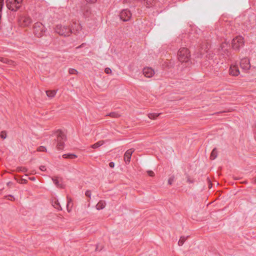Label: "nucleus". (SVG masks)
<instances>
[{
    "mask_svg": "<svg viewBox=\"0 0 256 256\" xmlns=\"http://www.w3.org/2000/svg\"><path fill=\"white\" fill-rule=\"evenodd\" d=\"M55 134L56 138L54 139L55 142H56V147L58 150H62L64 148V142L66 140V135L61 130H58Z\"/></svg>",
    "mask_w": 256,
    "mask_h": 256,
    "instance_id": "obj_1",
    "label": "nucleus"
},
{
    "mask_svg": "<svg viewBox=\"0 0 256 256\" xmlns=\"http://www.w3.org/2000/svg\"><path fill=\"white\" fill-rule=\"evenodd\" d=\"M46 32V28L44 25L40 22H36L33 26V32L38 38L42 37Z\"/></svg>",
    "mask_w": 256,
    "mask_h": 256,
    "instance_id": "obj_2",
    "label": "nucleus"
},
{
    "mask_svg": "<svg viewBox=\"0 0 256 256\" xmlns=\"http://www.w3.org/2000/svg\"><path fill=\"white\" fill-rule=\"evenodd\" d=\"M178 56L179 61L180 62H188L190 56V52L186 48H180L178 52Z\"/></svg>",
    "mask_w": 256,
    "mask_h": 256,
    "instance_id": "obj_3",
    "label": "nucleus"
},
{
    "mask_svg": "<svg viewBox=\"0 0 256 256\" xmlns=\"http://www.w3.org/2000/svg\"><path fill=\"white\" fill-rule=\"evenodd\" d=\"M23 0H6V6L7 8L14 12L17 11L21 6Z\"/></svg>",
    "mask_w": 256,
    "mask_h": 256,
    "instance_id": "obj_4",
    "label": "nucleus"
},
{
    "mask_svg": "<svg viewBox=\"0 0 256 256\" xmlns=\"http://www.w3.org/2000/svg\"><path fill=\"white\" fill-rule=\"evenodd\" d=\"M56 33L64 36H68L72 34L70 27L58 24L55 28Z\"/></svg>",
    "mask_w": 256,
    "mask_h": 256,
    "instance_id": "obj_5",
    "label": "nucleus"
},
{
    "mask_svg": "<svg viewBox=\"0 0 256 256\" xmlns=\"http://www.w3.org/2000/svg\"><path fill=\"white\" fill-rule=\"evenodd\" d=\"M32 22L31 18L26 15H20L18 19V25L21 27H27Z\"/></svg>",
    "mask_w": 256,
    "mask_h": 256,
    "instance_id": "obj_6",
    "label": "nucleus"
},
{
    "mask_svg": "<svg viewBox=\"0 0 256 256\" xmlns=\"http://www.w3.org/2000/svg\"><path fill=\"white\" fill-rule=\"evenodd\" d=\"M244 44V38L242 36H237L232 40V47L235 50H238L241 47L243 46Z\"/></svg>",
    "mask_w": 256,
    "mask_h": 256,
    "instance_id": "obj_7",
    "label": "nucleus"
},
{
    "mask_svg": "<svg viewBox=\"0 0 256 256\" xmlns=\"http://www.w3.org/2000/svg\"><path fill=\"white\" fill-rule=\"evenodd\" d=\"M255 22L256 16L254 14H252L250 15L244 16V24H246L247 30L252 28V25L254 24Z\"/></svg>",
    "mask_w": 256,
    "mask_h": 256,
    "instance_id": "obj_8",
    "label": "nucleus"
},
{
    "mask_svg": "<svg viewBox=\"0 0 256 256\" xmlns=\"http://www.w3.org/2000/svg\"><path fill=\"white\" fill-rule=\"evenodd\" d=\"M70 28L72 31V34L73 33L76 35L82 30V26L78 22L74 21L71 24Z\"/></svg>",
    "mask_w": 256,
    "mask_h": 256,
    "instance_id": "obj_9",
    "label": "nucleus"
},
{
    "mask_svg": "<svg viewBox=\"0 0 256 256\" xmlns=\"http://www.w3.org/2000/svg\"><path fill=\"white\" fill-rule=\"evenodd\" d=\"M204 48H201V50H200V56H202L204 55L205 54L204 56L206 57L208 60H212L214 56V54L210 50L208 49V46H206V48L204 50V52L202 51Z\"/></svg>",
    "mask_w": 256,
    "mask_h": 256,
    "instance_id": "obj_10",
    "label": "nucleus"
},
{
    "mask_svg": "<svg viewBox=\"0 0 256 256\" xmlns=\"http://www.w3.org/2000/svg\"><path fill=\"white\" fill-rule=\"evenodd\" d=\"M132 14L128 9L122 10L120 14V18L124 22L129 20Z\"/></svg>",
    "mask_w": 256,
    "mask_h": 256,
    "instance_id": "obj_11",
    "label": "nucleus"
},
{
    "mask_svg": "<svg viewBox=\"0 0 256 256\" xmlns=\"http://www.w3.org/2000/svg\"><path fill=\"white\" fill-rule=\"evenodd\" d=\"M240 66L244 71H248L250 68V60L246 58H242L240 60Z\"/></svg>",
    "mask_w": 256,
    "mask_h": 256,
    "instance_id": "obj_12",
    "label": "nucleus"
},
{
    "mask_svg": "<svg viewBox=\"0 0 256 256\" xmlns=\"http://www.w3.org/2000/svg\"><path fill=\"white\" fill-rule=\"evenodd\" d=\"M81 11L84 16L86 18H89L92 14L91 8L88 4H85L82 6L81 8Z\"/></svg>",
    "mask_w": 256,
    "mask_h": 256,
    "instance_id": "obj_13",
    "label": "nucleus"
},
{
    "mask_svg": "<svg viewBox=\"0 0 256 256\" xmlns=\"http://www.w3.org/2000/svg\"><path fill=\"white\" fill-rule=\"evenodd\" d=\"M143 74L146 78H152L154 74V70L150 67L144 68L142 70Z\"/></svg>",
    "mask_w": 256,
    "mask_h": 256,
    "instance_id": "obj_14",
    "label": "nucleus"
},
{
    "mask_svg": "<svg viewBox=\"0 0 256 256\" xmlns=\"http://www.w3.org/2000/svg\"><path fill=\"white\" fill-rule=\"evenodd\" d=\"M228 46L226 42H222L218 50L221 54L228 56L229 51L228 50Z\"/></svg>",
    "mask_w": 256,
    "mask_h": 256,
    "instance_id": "obj_15",
    "label": "nucleus"
},
{
    "mask_svg": "<svg viewBox=\"0 0 256 256\" xmlns=\"http://www.w3.org/2000/svg\"><path fill=\"white\" fill-rule=\"evenodd\" d=\"M134 150L130 148L126 150L124 154V160L126 164H128L130 162L131 156L134 152Z\"/></svg>",
    "mask_w": 256,
    "mask_h": 256,
    "instance_id": "obj_16",
    "label": "nucleus"
},
{
    "mask_svg": "<svg viewBox=\"0 0 256 256\" xmlns=\"http://www.w3.org/2000/svg\"><path fill=\"white\" fill-rule=\"evenodd\" d=\"M230 74L232 76H238L240 74L238 68L236 65H232L229 70Z\"/></svg>",
    "mask_w": 256,
    "mask_h": 256,
    "instance_id": "obj_17",
    "label": "nucleus"
},
{
    "mask_svg": "<svg viewBox=\"0 0 256 256\" xmlns=\"http://www.w3.org/2000/svg\"><path fill=\"white\" fill-rule=\"evenodd\" d=\"M0 61L4 63L10 65H14V62L10 60H8L7 58L0 57Z\"/></svg>",
    "mask_w": 256,
    "mask_h": 256,
    "instance_id": "obj_18",
    "label": "nucleus"
},
{
    "mask_svg": "<svg viewBox=\"0 0 256 256\" xmlns=\"http://www.w3.org/2000/svg\"><path fill=\"white\" fill-rule=\"evenodd\" d=\"M57 90H50L46 92V96L50 98H54L56 94Z\"/></svg>",
    "mask_w": 256,
    "mask_h": 256,
    "instance_id": "obj_19",
    "label": "nucleus"
},
{
    "mask_svg": "<svg viewBox=\"0 0 256 256\" xmlns=\"http://www.w3.org/2000/svg\"><path fill=\"white\" fill-rule=\"evenodd\" d=\"M64 158L74 159L78 158V156L73 154H66L62 155Z\"/></svg>",
    "mask_w": 256,
    "mask_h": 256,
    "instance_id": "obj_20",
    "label": "nucleus"
},
{
    "mask_svg": "<svg viewBox=\"0 0 256 256\" xmlns=\"http://www.w3.org/2000/svg\"><path fill=\"white\" fill-rule=\"evenodd\" d=\"M106 206V203L104 200H100L96 205V209L98 210L103 209Z\"/></svg>",
    "mask_w": 256,
    "mask_h": 256,
    "instance_id": "obj_21",
    "label": "nucleus"
},
{
    "mask_svg": "<svg viewBox=\"0 0 256 256\" xmlns=\"http://www.w3.org/2000/svg\"><path fill=\"white\" fill-rule=\"evenodd\" d=\"M146 8H150L153 6L155 0H142Z\"/></svg>",
    "mask_w": 256,
    "mask_h": 256,
    "instance_id": "obj_22",
    "label": "nucleus"
},
{
    "mask_svg": "<svg viewBox=\"0 0 256 256\" xmlns=\"http://www.w3.org/2000/svg\"><path fill=\"white\" fill-rule=\"evenodd\" d=\"M218 155V152L216 148H214L212 150L210 156V158L212 160H214L216 157Z\"/></svg>",
    "mask_w": 256,
    "mask_h": 256,
    "instance_id": "obj_23",
    "label": "nucleus"
},
{
    "mask_svg": "<svg viewBox=\"0 0 256 256\" xmlns=\"http://www.w3.org/2000/svg\"><path fill=\"white\" fill-rule=\"evenodd\" d=\"M52 206L54 207L58 210H62V207L60 204V202L58 200H54V202H52Z\"/></svg>",
    "mask_w": 256,
    "mask_h": 256,
    "instance_id": "obj_24",
    "label": "nucleus"
},
{
    "mask_svg": "<svg viewBox=\"0 0 256 256\" xmlns=\"http://www.w3.org/2000/svg\"><path fill=\"white\" fill-rule=\"evenodd\" d=\"M104 144V142L103 140H100L92 145L91 148H96L100 147V146H102Z\"/></svg>",
    "mask_w": 256,
    "mask_h": 256,
    "instance_id": "obj_25",
    "label": "nucleus"
},
{
    "mask_svg": "<svg viewBox=\"0 0 256 256\" xmlns=\"http://www.w3.org/2000/svg\"><path fill=\"white\" fill-rule=\"evenodd\" d=\"M106 116H109L112 118H116L120 116V114L116 112H112L106 115Z\"/></svg>",
    "mask_w": 256,
    "mask_h": 256,
    "instance_id": "obj_26",
    "label": "nucleus"
},
{
    "mask_svg": "<svg viewBox=\"0 0 256 256\" xmlns=\"http://www.w3.org/2000/svg\"><path fill=\"white\" fill-rule=\"evenodd\" d=\"M52 181L55 185L58 187L62 188L63 187L62 184H60L57 178H52Z\"/></svg>",
    "mask_w": 256,
    "mask_h": 256,
    "instance_id": "obj_27",
    "label": "nucleus"
},
{
    "mask_svg": "<svg viewBox=\"0 0 256 256\" xmlns=\"http://www.w3.org/2000/svg\"><path fill=\"white\" fill-rule=\"evenodd\" d=\"M160 115V114H156V113H150L148 114V117L150 119H155L158 116Z\"/></svg>",
    "mask_w": 256,
    "mask_h": 256,
    "instance_id": "obj_28",
    "label": "nucleus"
},
{
    "mask_svg": "<svg viewBox=\"0 0 256 256\" xmlns=\"http://www.w3.org/2000/svg\"><path fill=\"white\" fill-rule=\"evenodd\" d=\"M186 238L185 236H181L180 238V239L178 242V245L180 246H182L184 244V242L186 241Z\"/></svg>",
    "mask_w": 256,
    "mask_h": 256,
    "instance_id": "obj_29",
    "label": "nucleus"
},
{
    "mask_svg": "<svg viewBox=\"0 0 256 256\" xmlns=\"http://www.w3.org/2000/svg\"><path fill=\"white\" fill-rule=\"evenodd\" d=\"M16 171L18 172H25L28 171V169L26 167L19 166L16 168Z\"/></svg>",
    "mask_w": 256,
    "mask_h": 256,
    "instance_id": "obj_30",
    "label": "nucleus"
},
{
    "mask_svg": "<svg viewBox=\"0 0 256 256\" xmlns=\"http://www.w3.org/2000/svg\"><path fill=\"white\" fill-rule=\"evenodd\" d=\"M0 136L2 139H5L7 136L6 132L5 130L1 132Z\"/></svg>",
    "mask_w": 256,
    "mask_h": 256,
    "instance_id": "obj_31",
    "label": "nucleus"
},
{
    "mask_svg": "<svg viewBox=\"0 0 256 256\" xmlns=\"http://www.w3.org/2000/svg\"><path fill=\"white\" fill-rule=\"evenodd\" d=\"M68 72L70 74H78V71L74 68H70L68 70Z\"/></svg>",
    "mask_w": 256,
    "mask_h": 256,
    "instance_id": "obj_32",
    "label": "nucleus"
},
{
    "mask_svg": "<svg viewBox=\"0 0 256 256\" xmlns=\"http://www.w3.org/2000/svg\"><path fill=\"white\" fill-rule=\"evenodd\" d=\"M174 179V176H172L168 178V183L169 184H172Z\"/></svg>",
    "mask_w": 256,
    "mask_h": 256,
    "instance_id": "obj_33",
    "label": "nucleus"
},
{
    "mask_svg": "<svg viewBox=\"0 0 256 256\" xmlns=\"http://www.w3.org/2000/svg\"><path fill=\"white\" fill-rule=\"evenodd\" d=\"M38 150L40 152H46V149L44 146H41L38 148Z\"/></svg>",
    "mask_w": 256,
    "mask_h": 256,
    "instance_id": "obj_34",
    "label": "nucleus"
},
{
    "mask_svg": "<svg viewBox=\"0 0 256 256\" xmlns=\"http://www.w3.org/2000/svg\"><path fill=\"white\" fill-rule=\"evenodd\" d=\"M72 200L71 199H69V198H68V202H67V204H66V206H67V210H68V212H70V210H68V206L69 205L72 203Z\"/></svg>",
    "mask_w": 256,
    "mask_h": 256,
    "instance_id": "obj_35",
    "label": "nucleus"
},
{
    "mask_svg": "<svg viewBox=\"0 0 256 256\" xmlns=\"http://www.w3.org/2000/svg\"><path fill=\"white\" fill-rule=\"evenodd\" d=\"M104 72L107 74H110L112 73V70L110 68H105L104 70Z\"/></svg>",
    "mask_w": 256,
    "mask_h": 256,
    "instance_id": "obj_36",
    "label": "nucleus"
},
{
    "mask_svg": "<svg viewBox=\"0 0 256 256\" xmlns=\"http://www.w3.org/2000/svg\"><path fill=\"white\" fill-rule=\"evenodd\" d=\"M85 194L86 196L90 198L91 192L89 190H88L86 192Z\"/></svg>",
    "mask_w": 256,
    "mask_h": 256,
    "instance_id": "obj_37",
    "label": "nucleus"
},
{
    "mask_svg": "<svg viewBox=\"0 0 256 256\" xmlns=\"http://www.w3.org/2000/svg\"><path fill=\"white\" fill-rule=\"evenodd\" d=\"M148 174L150 176H154V173L152 170L148 171Z\"/></svg>",
    "mask_w": 256,
    "mask_h": 256,
    "instance_id": "obj_38",
    "label": "nucleus"
},
{
    "mask_svg": "<svg viewBox=\"0 0 256 256\" xmlns=\"http://www.w3.org/2000/svg\"><path fill=\"white\" fill-rule=\"evenodd\" d=\"M187 182L190 184L194 183V180H191L189 176H188L187 178Z\"/></svg>",
    "mask_w": 256,
    "mask_h": 256,
    "instance_id": "obj_39",
    "label": "nucleus"
},
{
    "mask_svg": "<svg viewBox=\"0 0 256 256\" xmlns=\"http://www.w3.org/2000/svg\"><path fill=\"white\" fill-rule=\"evenodd\" d=\"M87 2L93 4L96 2L97 0H85Z\"/></svg>",
    "mask_w": 256,
    "mask_h": 256,
    "instance_id": "obj_40",
    "label": "nucleus"
},
{
    "mask_svg": "<svg viewBox=\"0 0 256 256\" xmlns=\"http://www.w3.org/2000/svg\"><path fill=\"white\" fill-rule=\"evenodd\" d=\"M40 168L42 171H45L46 170V168L44 166H41L40 167Z\"/></svg>",
    "mask_w": 256,
    "mask_h": 256,
    "instance_id": "obj_41",
    "label": "nucleus"
},
{
    "mask_svg": "<svg viewBox=\"0 0 256 256\" xmlns=\"http://www.w3.org/2000/svg\"><path fill=\"white\" fill-rule=\"evenodd\" d=\"M109 166L111 168H114V162H110L109 163Z\"/></svg>",
    "mask_w": 256,
    "mask_h": 256,
    "instance_id": "obj_42",
    "label": "nucleus"
},
{
    "mask_svg": "<svg viewBox=\"0 0 256 256\" xmlns=\"http://www.w3.org/2000/svg\"><path fill=\"white\" fill-rule=\"evenodd\" d=\"M21 180H22V183H24V184H26V183H27V182H28V181H27V180H26V179H24V178H22V179Z\"/></svg>",
    "mask_w": 256,
    "mask_h": 256,
    "instance_id": "obj_43",
    "label": "nucleus"
},
{
    "mask_svg": "<svg viewBox=\"0 0 256 256\" xmlns=\"http://www.w3.org/2000/svg\"><path fill=\"white\" fill-rule=\"evenodd\" d=\"M29 179L31 180L34 181L36 180V178H35V177L32 176V177H30Z\"/></svg>",
    "mask_w": 256,
    "mask_h": 256,
    "instance_id": "obj_44",
    "label": "nucleus"
},
{
    "mask_svg": "<svg viewBox=\"0 0 256 256\" xmlns=\"http://www.w3.org/2000/svg\"><path fill=\"white\" fill-rule=\"evenodd\" d=\"M84 44H84V43H83V44H82L80 46H78L76 47V48H82V47L84 46Z\"/></svg>",
    "mask_w": 256,
    "mask_h": 256,
    "instance_id": "obj_45",
    "label": "nucleus"
},
{
    "mask_svg": "<svg viewBox=\"0 0 256 256\" xmlns=\"http://www.w3.org/2000/svg\"><path fill=\"white\" fill-rule=\"evenodd\" d=\"M8 196H10V197L12 198V195H10Z\"/></svg>",
    "mask_w": 256,
    "mask_h": 256,
    "instance_id": "obj_46",
    "label": "nucleus"
}]
</instances>
